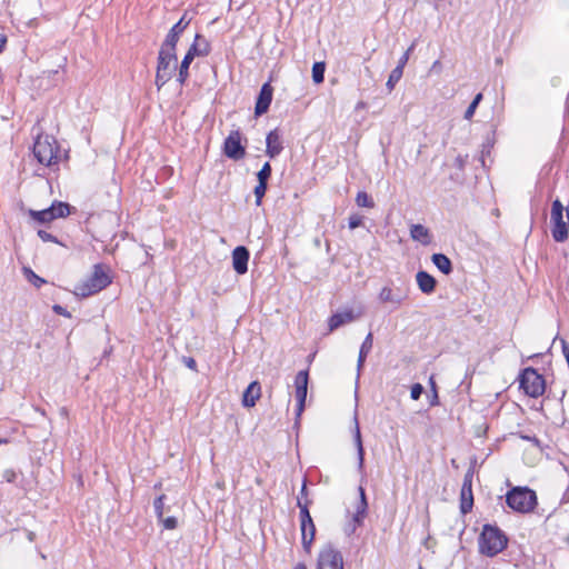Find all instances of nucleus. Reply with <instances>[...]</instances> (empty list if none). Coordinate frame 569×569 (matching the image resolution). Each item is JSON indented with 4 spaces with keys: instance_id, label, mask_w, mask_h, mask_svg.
<instances>
[{
    "instance_id": "f257e3e1",
    "label": "nucleus",
    "mask_w": 569,
    "mask_h": 569,
    "mask_svg": "<svg viewBox=\"0 0 569 569\" xmlns=\"http://www.w3.org/2000/svg\"><path fill=\"white\" fill-rule=\"evenodd\" d=\"M508 545L506 533L492 525H485L478 539L479 552L487 557H495L500 553Z\"/></svg>"
},
{
    "instance_id": "f03ea898",
    "label": "nucleus",
    "mask_w": 569,
    "mask_h": 569,
    "mask_svg": "<svg viewBox=\"0 0 569 569\" xmlns=\"http://www.w3.org/2000/svg\"><path fill=\"white\" fill-rule=\"evenodd\" d=\"M59 150L60 146L52 136L39 134L34 140L32 153L39 163L51 167L59 161Z\"/></svg>"
},
{
    "instance_id": "7ed1b4c3",
    "label": "nucleus",
    "mask_w": 569,
    "mask_h": 569,
    "mask_svg": "<svg viewBox=\"0 0 569 569\" xmlns=\"http://www.w3.org/2000/svg\"><path fill=\"white\" fill-rule=\"evenodd\" d=\"M111 283V278L103 264H94L91 276L74 289V295L87 298L100 292Z\"/></svg>"
},
{
    "instance_id": "20e7f679",
    "label": "nucleus",
    "mask_w": 569,
    "mask_h": 569,
    "mask_svg": "<svg viewBox=\"0 0 569 569\" xmlns=\"http://www.w3.org/2000/svg\"><path fill=\"white\" fill-rule=\"evenodd\" d=\"M177 69L176 49L166 48L161 44L158 61L154 84L160 90L168 81L171 80Z\"/></svg>"
},
{
    "instance_id": "39448f33",
    "label": "nucleus",
    "mask_w": 569,
    "mask_h": 569,
    "mask_svg": "<svg viewBox=\"0 0 569 569\" xmlns=\"http://www.w3.org/2000/svg\"><path fill=\"white\" fill-rule=\"evenodd\" d=\"M210 51V42L203 36L197 33L193 43L190 46L179 67L177 80L180 84H183L187 81L189 77V67L191 62H194V58L207 57Z\"/></svg>"
},
{
    "instance_id": "423d86ee",
    "label": "nucleus",
    "mask_w": 569,
    "mask_h": 569,
    "mask_svg": "<svg viewBox=\"0 0 569 569\" xmlns=\"http://www.w3.org/2000/svg\"><path fill=\"white\" fill-rule=\"evenodd\" d=\"M506 503L517 512H530L537 505V495L528 487H515L507 492Z\"/></svg>"
},
{
    "instance_id": "0eeeda50",
    "label": "nucleus",
    "mask_w": 569,
    "mask_h": 569,
    "mask_svg": "<svg viewBox=\"0 0 569 569\" xmlns=\"http://www.w3.org/2000/svg\"><path fill=\"white\" fill-rule=\"evenodd\" d=\"M520 389L531 397L538 398L543 395L546 390V380L535 368H525L519 376Z\"/></svg>"
},
{
    "instance_id": "6e6552de",
    "label": "nucleus",
    "mask_w": 569,
    "mask_h": 569,
    "mask_svg": "<svg viewBox=\"0 0 569 569\" xmlns=\"http://www.w3.org/2000/svg\"><path fill=\"white\" fill-rule=\"evenodd\" d=\"M565 207L559 199H556L551 206L550 219L552 222L551 234L556 242H565L568 239L569 231L567 222L563 220Z\"/></svg>"
},
{
    "instance_id": "1a4fd4ad",
    "label": "nucleus",
    "mask_w": 569,
    "mask_h": 569,
    "mask_svg": "<svg viewBox=\"0 0 569 569\" xmlns=\"http://www.w3.org/2000/svg\"><path fill=\"white\" fill-rule=\"evenodd\" d=\"M223 154L234 161L241 160L246 156V146L242 144V133L239 129L232 130L223 142Z\"/></svg>"
},
{
    "instance_id": "9d476101",
    "label": "nucleus",
    "mask_w": 569,
    "mask_h": 569,
    "mask_svg": "<svg viewBox=\"0 0 569 569\" xmlns=\"http://www.w3.org/2000/svg\"><path fill=\"white\" fill-rule=\"evenodd\" d=\"M317 569H343V558L332 545L325 546L318 556Z\"/></svg>"
},
{
    "instance_id": "9b49d317",
    "label": "nucleus",
    "mask_w": 569,
    "mask_h": 569,
    "mask_svg": "<svg viewBox=\"0 0 569 569\" xmlns=\"http://www.w3.org/2000/svg\"><path fill=\"white\" fill-rule=\"evenodd\" d=\"M309 375L307 370H301L295 378L296 399H297V415L300 416L305 409L307 398Z\"/></svg>"
},
{
    "instance_id": "f8f14e48",
    "label": "nucleus",
    "mask_w": 569,
    "mask_h": 569,
    "mask_svg": "<svg viewBox=\"0 0 569 569\" xmlns=\"http://www.w3.org/2000/svg\"><path fill=\"white\" fill-rule=\"evenodd\" d=\"M272 94H273V88L270 86V83L269 82L263 83L260 89V92L258 94L256 107H254L256 117H260L269 110V107L272 101Z\"/></svg>"
},
{
    "instance_id": "ddd939ff",
    "label": "nucleus",
    "mask_w": 569,
    "mask_h": 569,
    "mask_svg": "<svg viewBox=\"0 0 569 569\" xmlns=\"http://www.w3.org/2000/svg\"><path fill=\"white\" fill-rule=\"evenodd\" d=\"M190 20L186 19V14H183L180 20L173 24V27L169 30L168 34L166 36L164 41L162 42V46L170 49H177V43L179 41V38L181 33L187 29L189 26Z\"/></svg>"
},
{
    "instance_id": "4468645a",
    "label": "nucleus",
    "mask_w": 569,
    "mask_h": 569,
    "mask_svg": "<svg viewBox=\"0 0 569 569\" xmlns=\"http://www.w3.org/2000/svg\"><path fill=\"white\" fill-rule=\"evenodd\" d=\"M250 252L244 246H238L232 251V267L238 274H244L248 271V261Z\"/></svg>"
},
{
    "instance_id": "2eb2a0df",
    "label": "nucleus",
    "mask_w": 569,
    "mask_h": 569,
    "mask_svg": "<svg viewBox=\"0 0 569 569\" xmlns=\"http://www.w3.org/2000/svg\"><path fill=\"white\" fill-rule=\"evenodd\" d=\"M283 150L281 134L278 129L271 130L266 138V154L273 159Z\"/></svg>"
},
{
    "instance_id": "dca6fc26",
    "label": "nucleus",
    "mask_w": 569,
    "mask_h": 569,
    "mask_svg": "<svg viewBox=\"0 0 569 569\" xmlns=\"http://www.w3.org/2000/svg\"><path fill=\"white\" fill-rule=\"evenodd\" d=\"M358 318L352 309H346L341 312L333 313L328 320L329 331L332 332L343 325L350 323Z\"/></svg>"
},
{
    "instance_id": "f3484780",
    "label": "nucleus",
    "mask_w": 569,
    "mask_h": 569,
    "mask_svg": "<svg viewBox=\"0 0 569 569\" xmlns=\"http://www.w3.org/2000/svg\"><path fill=\"white\" fill-rule=\"evenodd\" d=\"M359 501L356 507V512L353 513L352 521H353V528L352 531L356 529L357 526H361L366 516H367V509H368V501L366 497V491L362 487H359Z\"/></svg>"
},
{
    "instance_id": "a211bd4d",
    "label": "nucleus",
    "mask_w": 569,
    "mask_h": 569,
    "mask_svg": "<svg viewBox=\"0 0 569 569\" xmlns=\"http://www.w3.org/2000/svg\"><path fill=\"white\" fill-rule=\"evenodd\" d=\"M416 280L421 292L430 295L436 290L437 280L427 271H418L416 274Z\"/></svg>"
},
{
    "instance_id": "6ab92c4d",
    "label": "nucleus",
    "mask_w": 569,
    "mask_h": 569,
    "mask_svg": "<svg viewBox=\"0 0 569 569\" xmlns=\"http://www.w3.org/2000/svg\"><path fill=\"white\" fill-rule=\"evenodd\" d=\"M261 387L258 381H252L243 392L242 403L244 407H253L260 398Z\"/></svg>"
},
{
    "instance_id": "aec40b11",
    "label": "nucleus",
    "mask_w": 569,
    "mask_h": 569,
    "mask_svg": "<svg viewBox=\"0 0 569 569\" xmlns=\"http://www.w3.org/2000/svg\"><path fill=\"white\" fill-rule=\"evenodd\" d=\"M300 530H301V542H302V548L305 549L306 552H310L311 550V545L315 540V536H316V526H315V522H310V523H306L305 527H300Z\"/></svg>"
},
{
    "instance_id": "412c9836",
    "label": "nucleus",
    "mask_w": 569,
    "mask_h": 569,
    "mask_svg": "<svg viewBox=\"0 0 569 569\" xmlns=\"http://www.w3.org/2000/svg\"><path fill=\"white\" fill-rule=\"evenodd\" d=\"M410 236L413 240L420 241L425 246L431 242V234L429 232V229L420 223L411 224Z\"/></svg>"
},
{
    "instance_id": "4be33fe9",
    "label": "nucleus",
    "mask_w": 569,
    "mask_h": 569,
    "mask_svg": "<svg viewBox=\"0 0 569 569\" xmlns=\"http://www.w3.org/2000/svg\"><path fill=\"white\" fill-rule=\"evenodd\" d=\"M433 264L443 273L450 274L452 272V262L451 260L443 253H433L431 257Z\"/></svg>"
},
{
    "instance_id": "5701e85b",
    "label": "nucleus",
    "mask_w": 569,
    "mask_h": 569,
    "mask_svg": "<svg viewBox=\"0 0 569 569\" xmlns=\"http://www.w3.org/2000/svg\"><path fill=\"white\" fill-rule=\"evenodd\" d=\"M473 507V496H472V488L467 489L465 487H461L460 492V511L462 515H467L472 510Z\"/></svg>"
},
{
    "instance_id": "b1692460",
    "label": "nucleus",
    "mask_w": 569,
    "mask_h": 569,
    "mask_svg": "<svg viewBox=\"0 0 569 569\" xmlns=\"http://www.w3.org/2000/svg\"><path fill=\"white\" fill-rule=\"evenodd\" d=\"M372 343H373V337H372V333L369 332L367 335V337L365 338V340L362 341L361 347H360L358 363H357L358 370H360L361 367L363 366L367 356L369 355V352L372 349Z\"/></svg>"
},
{
    "instance_id": "393cba45",
    "label": "nucleus",
    "mask_w": 569,
    "mask_h": 569,
    "mask_svg": "<svg viewBox=\"0 0 569 569\" xmlns=\"http://www.w3.org/2000/svg\"><path fill=\"white\" fill-rule=\"evenodd\" d=\"M49 208L53 214V220L68 217L71 213V207L67 202L54 201Z\"/></svg>"
},
{
    "instance_id": "a878e982",
    "label": "nucleus",
    "mask_w": 569,
    "mask_h": 569,
    "mask_svg": "<svg viewBox=\"0 0 569 569\" xmlns=\"http://www.w3.org/2000/svg\"><path fill=\"white\" fill-rule=\"evenodd\" d=\"M29 214L33 220H36L39 223H49L53 220V214H52L50 208L39 210V211L30 210Z\"/></svg>"
},
{
    "instance_id": "bb28decb",
    "label": "nucleus",
    "mask_w": 569,
    "mask_h": 569,
    "mask_svg": "<svg viewBox=\"0 0 569 569\" xmlns=\"http://www.w3.org/2000/svg\"><path fill=\"white\" fill-rule=\"evenodd\" d=\"M379 299L382 302H392L396 305H400L403 298L399 295H395L392 289L389 287H383L379 293Z\"/></svg>"
},
{
    "instance_id": "cd10ccee",
    "label": "nucleus",
    "mask_w": 569,
    "mask_h": 569,
    "mask_svg": "<svg viewBox=\"0 0 569 569\" xmlns=\"http://www.w3.org/2000/svg\"><path fill=\"white\" fill-rule=\"evenodd\" d=\"M355 443L357 446L358 466H359V469H362L363 468L365 450H363V446H362L361 433H360L358 422L356 423V430H355Z\"/></svg>"
},
{
    "instance_id": "c85d7f7f",
    "label": "nucleus",
    "mask_w": 569,
    "mask_h": 569,
    "mask_svg": "<svg viewBox=\"0 0 569 569\" xmlns=\"http://www.w3.org/2000/svg\"><path fill=\"white\" fill-rule=\"evenodd\" d=\"M309 501L302 503L301 500L298 498L297 506L300 509L299 516H300V527H305L306 523L312 522L311 515L309 512L308 508Z\"/></svg>"
},
{
    "instance_id": "c756f323",
    "label": "nucleus",
    "mask_w": 569,
    "mask_h": 569,
    "mask_svg": "<svg viewBox=\"0 0 569 569\" xmlns=\"http://www.w3.org/2000/svg\"><path fill=\"white\" fill-rule=\"evenodd\" d=\"M326 63L315 62L312 66V80L315 83H322L325 80Z\"/></svg>"
},
{
    "instance_id": "7c9ffc66",
    "label": "nucleus",
    "mask_w": 569,
    "mask_h": 569,
    "mask_svg": "<svg viewBox=\"0 0 569 569\" xmlns=\"http://www.w3.org/2000/svg\"><path fill=\"white\" fill-rule=\"evenodd\" d=\"M356 203L359 207L373 208L375 201L366 191H359L356 196Z\"/></svg>"
},
{
    "instance_id": "2f4dec72",
    "label": "nucleus",
    "mask_w": 569,
    "mask_h": 569,
    "mask_svg": "<svg viewBox=\"0 0 569 569\" xmlns=\"http://www.w3.org/2000/svg\"><path fill=\"white\" fill-rule=\"evenodd\" d=\"M402 74H403V71H401L400 68H395L390 72L387 84H386L387 88L389 89V91H391L395 88L396 83L400 81Z\"/></svg>"
},
{
    "instance_id": "473e14b6",
    "label": "nucleus",
    "mask_w": 569,
    "mask_h": 569,
    "mask_svg": "<svg viewBox=\"0 0 569 569\" xmlns=\"http://www.w3.org/2000/svg\"><path fill=\"white\" fill-rule=\"evenodd\" d=\"M481 100H482V93H477L465 112V119L470 120L473 117L476 109L479 106V103L481 102Z\"/></svg>"
},
{
    "instance_id": "72a5a7b5",
    "label": "nucleus",
    "mask_w": 569,
    "mask_h": 569,
    "mask_svg": "<svg viewBox=\"0 0 569 569\" xmlns=\"http://www.w3.org/2000/svg\"><path fill=\"white\" fill-rule=\"evenodd\" d=\"M23 270L29 282H31L36 288H40L43 283H46V280L36 274L30 268H24Z\"/></svg>"
},
{
    "instance_id": "f704fd0d",
    "label": "nucleus",
    "mask_w": 569,
    "mask_h": 569,
    "mask_svg": "<svg viewBox=\"0 0 569 569\" xmlns=\"http://www.w3.org/2000/svg\"><path fill=\"white\" fill-rule=\"evenodd\" d=\"M271 172H272V169H271L270 163L266 162L262 166V168L259 170V172L257 173L258 181L259 182L263 181L264 183H268V180L271 177Z\"/></svg>"
},
{
    "instance_id": "c9c22d12",
    "label": "nucleus",
    "mask_w": 569,
    "mask_h": 569,
    "mask_svg": "<svg viewBox=\"0 0 569 569\" xmlns=\"http://www.w3.org/2000/svg\"><path fill=\"white\" fill-rule=\"evenodd\" d=\"M267 188H268V183H264L263 181H261V182L258 181V184L256 186L254 191H253L254 196H256V204L257 206L261 204V201L266 194Z\"/></svg>"
},
{
    "instance_id": "e433bc0d",
    "label": "nucleus",
    "mask_w": 569,
    "mask_h": 569,
    "mask_svg": "<svg viewBox=\"0 0 569 569\" xmlns=\"http://www.w3.org/2000/svg\"><path fill=\"white\" fill-rule=\"evenodd\" d=\"M164 499H166V496L160 495L153 501L154 513L158 519H162V517H163Z\"/></svg>"
},
{
    "instance_id": "4c0bfd02",
    "label": "nucleus",
    "mask_w": 569,
    "mask_h": 569,
    "mask_svg": "<svg viewBox=\"0 0 569 569\" xmlns=\"http://www.w3.org/2000/svg\"><path fill=\"white\" fill-rule=\"evenodd\" d=\"M159 520L162 522L163 528L168 529V530H173L178 526V520L176 517H167V518L162 517V519H159Z\"/></svg>"
},
{
    "instance_id": "58836bf2",
    "label": "nucleus",
    "mask_w": 569,
    "mask_h": 569,
    "mask_svg": "<svg viewBox=\"0 0 569 569\" xmlns=\"http://www.w3.org/2000/svg\"><path fill=\"white\" fill-rule=\"evenodd\" d=\"M362 220H363L362 216L357 214V213L351 214L349 217L348 226L351 230H353L362 224Z\"/></svg>"
},
{
    "instance_id": "ea45409f",
    "label": "nucleus",
    "mask_w": 569,
    "mask_h": 569,
    "mask_svg": "<svg viewBox=\"0 0 569 569\" xmlns=\"http://www.w3.org/2000/svg\"><path fill=\"white\" fill-rule=\"evenodd\" d=\"M38 236L39 238L43 241V242H54V243H59L58 239L56 236L51 234L50 232L46 231V230H38Z\"/></svg>"
},
{
    "instance_id": "a19ab883",
    "label": "nucleus",
    "mask_w": 569,
    "mask_h": 569,
    "mask_svg": "<svg viewBox=\"0 0 569 569\" xmlns=\"http://www.w3.org/2000/svg\"><path fill=\"white\" fill-rule=\"evenodd\" d=\"M2 478L9 483H13L18 478V472L13 469H6L2 473Z\"/></svg>"
},
{
    "instance_id": "79ce46f5",
    "label": "nucleus",
    "mask_w": 569,
    "mask_h": 569,
    "mask_svg": "<svg viewBox=\"0 0 569 569\" xmlns=\"http://www.w3.org/2000/svg\"><path fill=\"white\" fill-rule=\"evenodd\" d=\"M422 392H423V387L420 383H415L411 387V392H410L411 399L418 400L421 397Z\"/></svg>"
},
{
    "instance_id": "37998d69",
    "label": "nucleus",
    "mask_w": 569,
    "mask_h": 569,
    "mask_svg": "<svg viewBox=\"0 0 569 569\" xmlns=\"http://www.w3.org/2000/svg\"><path fill=\"white\" fill-rule=\"evenodd\" d=\"M467 161H468V154L466 156H462V154H458L455 159V166L459 169V170H465V167L467 164Z\"/></svg>"
},
{
    "instance_id": "c03bdc74",
    "label": "nucleus",
    "mask_w": 569,
    "mask_h": 569,
    "mask_svg": "<svg viewBox=\"0 0 569 569\" xmlns=\"http://www.w3.org/2000/svg\"><path fill=\"white\" fill-rule=\"evenodd\" d=\"M413 46H411L399 59L398 64L396 68H400L401 71H403L405 66L407 64L409 60L410 51L412 50Z\"/></svg>"
},
{
    "instance_id": "a18cd8bd",
    "label": "nucleus",
    "mask_w": 569,
    "mask_h": 569,
    "mask_svg": "<svg viewBox=\"0 0 569 569\" xmlns=\"http://www.w3.org/2000/svg\"><path fill=\"white\" fill-rule=\"evenodd\" d=\"M52 310L54 313H57L59 316H63L66 318H71V313L64 307H62L60 305H53Z\"/></svg>"
},
{
    "instance_id": "49530a36",
    "label": "nucleus",
    "mask_w": 569,
    "mask_h": 569,
    "mask_svg": "<svg viewBox=\"0 0 569 569\" xmlns=\"http://www.w3.org/2000/svg\"><path fill=\"white\" fill-rule=\"evenodd\" d=\"M490 149H491V146L489 143L482 146L481 154L479 158V161L481 162L482 167L486 166L485 157L490 153Z\"/></svg>"
},
{
    "instance_id": "de8ad7c7",
    "label": "nucleus",
    "mask_w": 569,
    "mask_h": 569,
    "mask_svg": "<svg viewBox=\"0 0 569 569\" xmlns=\"http://www.w3.org/2000/svg\"><path fill=\"white\" fill-rule=\"evenodd\" d=\"M183 363L189 369L197 371V361L192 357H183Z\"/></svg>"
},
{
    "instance_id": "09e8293b",
    "label": "nucleus",
    "mask_w": 569,
    "mask_h": 569,
    "mask_svg": "<svg viewBox=\"0 0 569 569\" xmlns=\"http://www.w3.org/2000/svg\"><path fill=\"white\" fill-rule=\"evenodd\" d=\"M462 487H465V488H467V489L472 488V473H471L470 471H468V472L465 475L463 482H462Z\"/></svg>"
},
{
    "instance_id": "8fccbe9b",
    "label": "nucleus",
    "mask_w": 569,
    "mask_h": 569,
    "mask_svg": "<svg viewBox=\"0 0 569 569\" xmlns=\"http://www.w3.org/2000/svg\"><path fill=\"white\" fill-rule=\"evenodd\" d=\"M431 383H432V391H433V393H432V397H431V400H430V405L431 406H436V405L439 403V401H438L439 398H438V393H437V390H436V385H435V382L432 380H431Z\"/></svg>"
},
{
    "instance_id": "3c124183",
    "label": "nucleus",
    "mask_w": 569,
    "mask_h": 569,
    "mask_svg": "<svg viewBox=\"0 0 569 569\" xmlns=\"http://www.w3.org/2000/svg\"><path fill=\"white\" fill-rule=\"evenodd\" d=\"M442 69V64L439 60H436L432 66H431V69H430V72H440Z\"/></svg>"
},
{
    "instance_id": "603ef678",
    "label": "nucleus",
    "mask_w": 569,
    "mask_h": 569,
    "mask_svg": "<svg viewBox=\"0 0 569 569\" xmlns=\"http://www.w3.org/2000/svg\"><path fill=\"white\" fill-rule=\"evenodd\" d=\"M7 36L3 33H0V53L4 50V47L7 44Z\"/></svg>"
},
{
    "instance_id": "864d4df0",
    "label": "nucleus",
    "mask_w": 569,
    "mask_h": 569,
    "mask_svg": "<svg viewBox=\"0 0 569 569\" xmlns=\"http://www.w3.org/2000/svg\"><path fill=\"white\" fill-rule=\"evenodd\" d=\"M522 439L527 440V441H531L533 442L536 446H539L540 441L537 437H530V436H521Z\"/></svg>"
},
{
    "instance_id": "5fc2aeb1",
    "label": "nucleus",
    "mask_w": 569,
    "mask_h": 569,
    "mask_svg": "<svg viewBox=\"0 0 569 569\" xmlns=\"http://www.w3.org/2000/svg\"><path fill=\"white\" fill-rule=\"evenodd\" d=\"M27 538H28L29 541L32 542L36 539V533L33 531L28 530L27 531Z\"/></svg>"
},
{
    "instance_id": "6e6d98bb",
    "label": "nucleus",
    "mask_w": 569,
    "mask_h": 569,
    "mask_svg": "<svg viewBox=\"0 0 569 569\" xmlns=\"http://www.w3.org/2000/svg\"><path fill=\"white\" fill-rule=\"evenodd\" d=\"M300 495L301 496H306L307 495V485H306V482L302 483V487H301V490H300Z\"/></svg>"
},
{
    "instance_id": "4d7b16f0",
    "label": "nucleus",
    "mask_w": 569,
    "mask_h": 569,
    "mask_svg": "<svg viewBox=\"0 0 569 569\" xmlns=\"http://www.w3.org/2000/svg\"><path fill=\"white\" fill-rule=\"evenodd\" d=\"M293 569H307V566L303 562H298Z\"/></svg>"
},
{
    "instance_id": "13d9d810",
    "label": "nucleus",
    "mask_w": 569,
    "mask_h": 569,
    "mask_svg": "<svg viewBox=\"0 0 569 569\" xmlns=\"http://www.w3.org/2000/svg\"><path fill=\"white\" fill-rule=\"evenodd\" d=\"M365 107V103L363 102H358L357 104V109H360V108H363Z\"/></svg>"
},
{
    "instance_id": "bf43d9fd",
    "label": "nucleus",
    "mask_w": 569,
    "mask_h": 569,
    "mask_svg": "<svg viewBox=\"0 0 569 569\" xmlns=\"http://www.w3.org/2000/svg\"><path fill=\"white\" fill-rule=\"evenodd\" d=\"M37 411H39V413H41V415H44V410H40L37 408Z\"/></svg>"
},
{
    "instance_id": "052dcab7",
    "label": "nucleus",
    "mask_w": 569,
    "mask_h": 569,
    "mask_svg": "<svg viewBox=\"0 0 569 569\" xmlns=\"http://www.w3.org/2000/svg\"><path fill=\"white\" fill-rule=\"evenodd\" d=\"M2 442H7V440H4V439H0V445H1Z\"/></svg>"
}]
</instances>
